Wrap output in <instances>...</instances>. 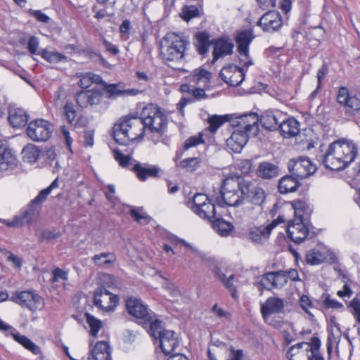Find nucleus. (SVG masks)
<instances>
[{
	"label": "nucleus",
	"mask_w": 360,
	"mask_h": 360,
	"mask_svg": "<svg viewBox=\"0 0 360 360\" xmlns=\"http://www.w3.org/2000/svg\"><path fill=\"white\" fill-rule=\"evenodd\" d=\"M259 116L249 112L236 116L230 120L233 129L231 136L226 140V145L233 152L240 153L250 137H255L259 131Z\"/></svg>",
	"instance_id": "obj_1"
},
{
	"label": "nucleus",
	"mask_w": 360,
	"mask_h": 360,
	"mask_svg": "<svg viewBox=\"0 0 360 360\" xmlns=\"http://www.w3.org/2000/svg\"><path fill=\"white\" fill-rule=\"evenodd\" d=\"M358 148L354 142L340 139L331 143L320 161L326 169L340 171L345 169L356 158Z\"/></svg>",
	"instance_id": "obj_2"
},
{
	"label": "nucleus",
	"mask_w": 360,
	"mask_h": 360,
	"mask_svg": "<svg viewBox=\"0 0 360 360\" xmlns=\"http://www.w3.org/2000/svg\"><path fill=\"white\" fill-rule=\"evenodd\" d=\"M190 41L184 33L168 32L160 42V55L165 62L179 63L183 60Z\"/></svg>",
	"instance_id": "obj_3"
},
{
	"label": "nucleus",
	"mask_w": 360,
	"mask_h": 360,
	"mask_svg": "<svg viewBox=\"0 0 360 360\" xmlns=\"http://www.w3.org/2000/svg\"><path fill=\"white\" fill-rule=\"evenodd\" d=\"M141 116L129 114L120 119L113 127V138L120 145H128L132 141L143 136Z\"/></svg>",
	"instance_id": "obj_4"
},
{
	"label": "nucleus",
	"mask_w": 360,
	"mask_h": 360,
	"mask_svg": "<svg viewBox=\"0 0 360 360\" xmlns=\"http://www.w3.org/2000/svg\"><path fill=\"white\" fill-rule=\"evenodd\" d=\"M248 191L249 181L240 176H230L224 180L220 193L225 205L236 207L243 203L244 194Z\"/></svg>",
	"instance_id": "obj_5"
},
{
	"label": "nucleus",
	"mask_w": 360,
	"mask_h": 360,
	"mask_svg": "<svg viewBox=\"0 0 360 360\" xmlns=\"http://www.w3.org/2000/svg\"><path fill=\"white\" fill-rule=\"evenodd\" d=\"M143 131L148 130L151 133L162 136L167 131L168 120L163 110L158 105L150 103L144 106L140 114Z\"/></svg>",
	"instance_id": "obj_6"
},
{
	"label": "nucleus",
	"mask_w": 360,
	"mask_h": 360,
	"mask_svg": "<svg viewBox=\"0 0 360 360\" xmlns=\"http://www.w3.org/2000/svg\"><path fill=\"white\" fill-rule=\"evenodd\" d=\"M53 131V124L44 119L31 121L27 128V134L30 139L35 142L47 141Z\"/></svg>",
	"instance_id": "obj_7"
},
{
	"label": "nucleus",
	"mask_w": 360,
	"mask_h": 360,
	"mask_svg": "<svg viewBox=\"0 0 360 360\" xmlns=\"http://www.w3.org/2000/svg\"><path fill=\"white\" fill-rule=\"evenodd\" d=\"M288 169L290 174L300 180L313 174L316 170V167L309 158L300 157L290 160L288 163Z\"/></svg>",
	"instance_id": "obj_8"
},
{
	"label": "nucleus",
	"mask_w": 360,
	"mask_h": 360,
	"mask_svg": "<svg viewBox=\"0 0 360 360\" xmlns=\"http://www.w3.org/2000/svg\"><path fill=\"white\" fill-rule=\"evenodd\" d=\"M42 202H36L34 198L28 206L22 210L20 214L15 216L12 221H6L4 219H0V221L5 223L9 227H19L25 224H29L38 214L40 210V205Z\"/></svg>",
	"instance_id": "obj_9"
},
{
	"label": "nucleus",
	"mask_w": 360,
	"mask_h": 360,
	"mask_svg": "<svg viewBox=\"0 0 360 360\" xmlns=\"http://www.w3.org/2000/svg\"><path fill=\"white\" fill-rule=\"evenodd\" d=\"M10 300L34 312L39 309L41 297L34 290H25L13 292Z\"/></svg>",
	"instance_id": "obj_10"
},
{
	"label": "nucleus",
	"mask_w": 360,
	"mask_h": 360,
	"mask_svg": "<svg viewBox=\"0 0 360 360\" xmlns=\"http://www.w3.org/2000/svg\"><path fill=\"white\" fill-rule=\"evenodd\" d=\"M126 309L130 316L140 320L141 323L144 320H151L153 316V311L141 299L134 297L126 300Z\"/></svg>",
	"instance_id": "obj_11"
},
{
	"label": "nucleus",
	"mask_w": 360,
	"mask_h": 360,
	"mask_svg": "<svg viewBox=\"0 0 360 360\" xmlns=\"http://www.w3.org/2000/svg\"><path fill=\"white\" fill-rule=\"evenodd\" d=\"M283 21L281 13L276 11H268L257 21V25L265 32L273 33L278 31Z\"/></svg>",
	"instance_id": "obj_12"
},
{
	"label": "nucleus",
	"mask_w": 360,
	"mask_h": 360,
	"mask_svg": "<svg viewBox=\"0 0 360 360\" xmlns=\"http://www.w3.org/2000/svg\"><path fill=\"white\" fill-rule=\"evenodd\" d=\"M103 98V92L98 88L82 90L77 93L75 96L77 104L81 108L97 105L102 102Z\"/></svg>",
	"instance_id": "obj_13"
},
{
	"label": "nucleus",
	"mask_w": 360,
	"mask_h": 360,
	"mask_svg": "<svg viewBox=\"0 0 360 360\" xmlns=\"http://www.w3.org/2000/svg\"><path fill=\"white\" fill-rule=\"evenodd\" d=\"M219 75L221 79L229 86H238L245 79V71L244 68L229 64L221 70Z\"/></svg>",
	"instance_id": "obj_14"
},
{
	"label": "nucleus",
	"mask_w": 360,
	"mask_h": 360,
	"mask_svg": "<svg viewBox=\"0 0 360 360\" xmlns=\"http://www.w3.org/2000/svg\"><path fill=\"white\" fill-rule=\"evenodd\" d=\"M211 43L213 46L212 64H214L219 58H224L233 53L234 44L231 39L228 37L224 36L212 39Z\"/></svg>",
	"instance_id": "obj_15"
},
{
	"label": "nucleus",
	"mask_w": 360,
	"mask_h": 360,
	"mask_svg": "<svg viewBox=\"0 0 360 360\" xmlns=\"http://www.w3.org/2000/svg\"><path fill=\"white\" fill-rule=\"evenodd\" d=\"M119 302V297L105 289H100L94 292V304L105 311H112Z\"/></svg>",
	"instance_id": "obj_16"
},
{
	"label": "nucleus",
	"mask_w": 360,
	"mask_h": 360,
	"mask_svg": "<svg viewBox=\"0 0 360 360\" xmlns=\"http://www.w3.org/2000/svg\"><path fill=\"white\" fill-rule=\"evenodd\" d=\"M337 101L345 106L346 113L356 114L360 112V98L356 96H351L347 87L342 86L339 89Z\"/></svg>",
	"instance_id": "obj_17"
},
{
	"label": "nucleus",
	"mask_w": 360,
	"mask_h": 360,
	"mask_svg": "<svg viewBox=\"0 0 360 360\" xmlns=\"http://www.w3.org/2000/svg\"><path fill=\"white\" fill-rule=\"evenodd\" d=\"M304 221L293 219L288 223L287 234L288 238L295 243H302L309 235V228Z\"/></svg>",
	"instance_id": "obj_18"
},
{
	"label": "nucleus",
	"mask_w": 360,
	"mask_h": 360,
	"mask_svg": "<svg viewBox=\"0 0 360 360\" xmlns=\"http://www.w3.org/2000/svg\"><path fill=\"white\" fill-rule=\"evenodd\" d=\"M131 170L136 174L137 178L141 181H145L148 178H158L162 172V169L157 165L148 163H141L134 161Z\"/></svg>",
	"instance_id": "obj_19"
},
{
	"label": "nucleus",
	"mask_w": 360,
	"mask_h": 360,
	"mask_svg": "<svg viewBox=\"0 0 360 360\" xmlns=\"http://www.w3.org/2000/svg\"><path fill=\"white\" fill-rule=\"evenodd\" d=\"M284 271L269 272L263 275L258 284L262 288L270 290L271 288H280L286 284Z\"/></svg>",
	"instance_id": "obj_20"
},
{
	"label": "nucleus",
	"mask_w": 360,
	"mask_h": 360,
	"mask_svg": "<svg viewBox=\"0 0 360 360\" xmlns=\"http://www.w3.org/2000/svg\"><path fill=\"white\" fill-rule=\"evenodd\" d=\"M284 117L285 114L279 110H267L262 114L260 118L259 117V122L266 130L275 131L278 129Z\"/></svg>",
	"instance_id": "obj_21"
},
{
	"label": "nucleus",
	"mask_w": 360,
	"mask_h": 360,
	"mask_svg": "<svg viewBox=\"0 0 360 360\" xmlns=\"http://www.w3.org/2000/svg\"><path fill=\"white\" fill-rule=\"evenodd\" d=\"M285 300L276 297H270L261 306V313L264 318L271 314L284 312Z\"/></svg>",
	"instance_id": "obj_22"
},
{
	"label": "nucleus",
	"mask_w": 360,
	"mask_h": 360,
	"mask_svg": "<svg viewBox=\"0 0 360 360\" xmlns=\"http://www.w3.org/2000/svg\"><path fill=\"white\" fill-rule=\"evenodd\" d=\"M158 339L160 348L165 355L173 354L176 347L179 346L178 338L173 330H165V333Z\"/></svg>",
	"instance_id": "obj_23"
},
{
	"label": "nucleus",
	"mask_w": 360,
	"mask_h": 360,
	"mask_svg": "<svg viewBox=\"0 0 360 360\" xmlns=\"http://www.w3.org/2000/svg\"><path fill=\"white\" fill-rule=\"evenodd\" d=\"M254 38L255 34L252 29L238 31L235 39L238 52L242 53L243 56H247L248 49Z\"/></svg>",
	"instance_id": "obj_24"
},
{
	"label": "nucleus",
	"mask_w": 360,
	"mask_h": 360,
	"mask_svg": "<svg viewBox=\"0 0 360 360\" xmlns=\"http://www.w3.org/2000/svg\"><path fill=\"white\" fill-rule=\"evenodd\" d=\"M301 183L300 179L292 174L283 176L280 179L278 184V191L281 194H287L295 192Z\"/></svg>",
	"instance_id": "obj_25"
},
{
	"label": "nucleus",
	"mask_w": 360,
	"mask_h": 360,
	"mask_svg": "<svg viewBox=\"0 0 360 360\" xmlns=\"http://www.w3.org/2000/svg\"><path fill=\"white\" fill-rule=\"evenodd\" d=\"M294 210L295 220L308 221L312 213L310 205L302 200H295L290 202Z\"/></svg>",
	"instance_id": "obj_26"
},
{
	"label": "nucleus",
	"mask_w": 360,
	"mask_h": 360,
	"mask_svg": "<svg viewBox=\"0 0 360 360\" xmlns=\"http://www.w3.org/2000/svg\"><path fill=\"white\" fill-rule=\"evenodd\" d=\"M285 138H290L297 136L300 133V124L293 117L282 118L278 129Z\"/></svg>",
	"instance_id": "obj_27"
},
{
	"label": "nucleus",
	"mask_w": 360,
	"mask_h": 360,
	"mask_svg": "<svg viewBox=\"0 0 360 360\" xmlns=\"http://www.w3.org/2000/svg\"><path fill=\"white\" fill-rule=\"evenodd\" d=\"M8 119L13 128H21L27 124L28 115L22 108L10 107Z\"/></svg>",
	"instance_id": "obj_28"
},
{
	"label": "nucleus",
	"mask_w": 360,
	"mask_h": 360,
	"mask_svg": "<svg viewBox=\"0 0 360 360\" xmlns=\"http://www.w3.org/2000/svg\"><path fill=\"white\" fill-rule=\"evenodd\" d=\"M256 173L263 179H271L279 175L280 169L277 165L264 161L259 164Z\"/></svg>",
	"instance_id": "obj_29"
},
{
	"label": "nucleus",
	"mask_w": 360,
	"mask_h": 360,
	"mask_svg": "<svg viewBox=\"0 0 360 360\" xmlns=\"http://www.w3.org/2000/svg\"><path fill=\"white\" fill-rule=\"evenodd\" d=\"M17 165L15 155L6 144L0 143V170L6 171L14 168Z\"/></svg>",
	"instance_id": "obj_30"
},
{
	"label": "nucleus",
	"mask_w": 360,
	"mask_h": 360,
	"mask_svg": "<svg viewBox=\"0 0 360 360\" xmlns=\"http://www.w3.org/2000/svg\"><path fill=\"white\" fill-rule=\"evenodd\" d=\"M141 324L143 328H148L149 335L155 339H158L166 330L164 328L163 322L156 318V314L154 312L151 320H144Z\"/></svg>",
	"instance_id": "obj_31"
},
{
	"label": "nucleus",
	"mask_w": 360,
	"mask_h": 360,
	"mask_svg": "<svg viewBox=\"0 0 360 360\" xmlns=\"http://www.w3.org/2000/svg\"><path fill=\"white\" fill-rule=\"evenodd\" d=\"M191 77V81L197 85L205 89L210 88L212 77V73L210 71L204 69L203 68H198L193 70Z\"/></svg>",
	"instance_id": "obj_32"
},
{
	"label": "nucleus",
	"mask_w": 360,
	"mask_h": 360,
	"mask_svg": "<svg viewBox=\"0 0 360 360\" xmlns=\"http://www.w3.org/2000/svg\"><path fill=\"white\" fill-rule=\"evenodd\" d=\"M248 202L254 205L262 207L266 200L264 190L259 186L251 188V183L249 181V191L244 194Z\"/></svg>",
	"instance_id": "obj_33"
},
{
	"label": "nucleus",
	"mask_w": 360,
	"mask_h": 360,
	"mask_svg": "<svg viewBox=\"0 0 360 360\" xmlns=\"http://www.w3.org/2000/svg\"><path fill=\"white\" fill-rule=\"evenodd\" d=\"M271 233L267 226H253L248 229L247 236L253 243H262Z\"/></svg>",
	"instance_id": "obj_34"
},
{
	"label": "nucleus",
	"mask_w": 360,
	"mask_h": 360,
	"mask_svg": "<svg viewBox=\"0 0 360 360\" xmlns=\"http://www.w3.org/2000/svg\"><path fill=\"white\" fill-rule=\"evenodd\" d=\"M210 38V34L206 31L198 32L195 34L194 46L200 55L207 53L210 46L212 45Z\"/></svg>",
	"instance_id": "obj_35"
},
{
	"label": "nucleus",
	"mask_w": 360,
	"mask_h": 360,
	"mask_svg": "<svg viewBox=\"0 0 360 360\" xmlns=\"http://www.w3.org/2000/svg\"><path fill=\"white\" fill-rule=\"evenodd\" d=\"M11 335L17 342L20 344L32 354H39L41 353V349L39 346L25 335H21L17 330H13V331L11 332Z\"/></svg>",
	"instance_id": "obj_36"
},
{
	"label": "nucleus",
	"mask_w": 360,
	"mask_h": 360,
	"mask_svg": "<svg viewBox=\"0 0 360 360\" xmlns=\"http://www.w3.org/2000/svg\"><path fill=\"white\" fill-rule=\"evenodd\" d=\"M76 76L79 78L78 86L82 89H87L93 83L101 84L104 83L102 77L92 72H77Z\"/></svg>",
	"instance_id": "obj_37"
},
{
	"label": "nucleus",
	"mask_w": 360,
	"mask_h": 360,
	"mask_svg": "<svg viewBox=\"0 0 360 360\" xmlns=\"http://www.w3.org/2000/svg\"><path fill=\"white\" fill-rule=\"evenodd\" d=\"M193 212L199 217L212 221V220L216 217L215 205L209 199L207 202L199 208L195 209Z\"/></svg>",
	"instance_id": "obj_38"
},
{
	"label": "nucleus",
	"mask_w": 360,
	"mask_h": 360,
	"mask_svg": "<svg viewBox=\"0 0 360 360\" xmlns=\"http://www.w3.org/2000/svg\"><path fill=\"white\" fill-rule=\"evenodd\" d=\"M91 353L94 360H110L111 359L109 345L104 341L97 342Z\"/></svg>",
	"instance_id": "obj_39"
},
{
	"label": "nucleus",
	"mask_w": 360,
	"mask_h": 360,
	"mask_svg": "<svg viewBox=\"0 0 360 360\" xmlns=\"http://www.w3.org/2000/svg\"><path fill=\"white\" fill-rule=\"evenodd\" d=\"M39 55L46 61L50 63L57 64L58 63H65L68 61V57L58 51H50L46 49H42Z\"/></svg>",
	"instance_id": "obj_40"
},
{
	"label": "nucleus",
	"mask_w": 360,
	"mask_h": 360,
	"mask_svg": "<svg viewBox=\"0 0 360 360\" xmlns=\"http://www.w3.org/2000/svg\"><path fill=\"white\" fill-rule=\"evenodd\" d=\"M22 153L25 161L30 163H34L41 156L42 150L34 145H27L23 148Z\"/></svg>",
	"instance_id": "obj_41"
},
{
	"label": "nucleus",
	"mask_w": 360,
	"mask_h": 360,
	"mask_svg": "<svg viewBox=\"0 0 360 360\" xmlns=\"http://www.w3.org/2000/svg\"><path fill=\"white\" fill-rule=\"evenodd\" d=\"M102 84L108 98L115 99L119 96H123L124 87H125L124 83L107 84L104 82Z\"/></svg>",
	"instance_id": "obj_42"
},
{
	"label": "nucleus",
	"mask_w": 360,
	"mask_h": 360,
	"mask_svg": "<svg viewBox=\"0 0 360 360\" xmlns=\"http://www.w3.org/2000/svg\"><path fill=\"white\" fill-rule=\"evenodd\" d=\"M212 221L214 229L222 236H229L233 229L232 224L222 218H217L214 221L212 220Z\"/></svg>",
	"instance_id": "obj_43"
},
{
	"label": "nucleus",
	"mask_w": 360,
	"mask_h": 360,
	"mask_svg": "<svg viewBox=\"0 0 360 360\" xmlns=\"http://www.w3.org/2000/svg\"><path fill=\"white\" fill-rule=\"evenodd\" d=\"M326 259V255L317 249H311L307 252L305 261L310 265H319L323 263Z\"/></svg>",
	"instance_id": "obj_44"
},
{
	"label": "nucleus",
	"mask_w": 360,
	"mask_h": 360,
	"mask_svg": "<svg viewBox=\"0 0 360 360\" xmlns=\"http://www.w3.org/2000/svg\"><path fill=\"white\" fill-rule=\"evenodd\" d=\"M201 162V159L198 157L188 158L181 160L179 166L188 172H193L200 167Z\"/></svg>",
	"instance_id": "obj_45"
},
{
	"label": "nucleus",
	"mask_w": 360,
	"mask_h": 360,
	"mask_svg": "<svg viewBox=\"0 0 360 360\" xmlns=\"http://www.w3.org/2000/svg\"><path fill=\"white\" fill-rule=\"evenodd\" d=\"M230 115H226L224 116L213 115L208 119L210 124L208 127L209 131L214 134L217 129L226 121L229 120V117Z\"/></svg>",
	"instance_id": "obj_46"
},
{
	"label": "nucleus",
	"mask_w": 360,
	"mask_h": 360,
	"mask_svg": "<svg viewBox=\"0 0 360 360\" xmlns=\"http://www.w3.org/2000/svg\"><path fill=\"white\" fill-rule=\"evenodd\" d=\"M92 259L96 265L102 266L113 263L115 257L112 253L103 252L100 255H95Z\"/></svg>",
	"instance_id": "obj_47"
},
{
	"label": "nucleus",
	"mask_w": 360,
	"mask_h": 360,
	"mask_svg": "<svg viewBox=\"0 0 360 360\" xmlns=\"http://www.w3.org/2000/svg\"><path fill=\"white\" fill-rule=\"evenodd\" d=\"M200 12L199 8L196 6H184L181 9V17L185 21L200 17Z\"/></svg>",
	"instance_id": "obj_48"
},
{
	"label": "nucleus",
	"mask_w": 360,
	"mask_h": 360,
	"mask_svg": "<svg viewBox=\"0 0 360 360\" xmlns=\"http://www.w3.org/2000/svg\"><path fill=\"white\" fill-rule=\"evenodd\" d=\"M86 320L90 328L91 335L96 337L103 326L101 321L96 319L94 316L88 313L86 314Z\"/></svg>",
	"instance_id": "obj_49"
},
{
	"label": "nucleus",
	"mask_w": 360,
	"mask_h": 360,
	"mask_svg": "<svg viewBox=\"0 0 360 360\" xmlns=\"http://www.w3.org/2000/svg\"><path fill=\"white\" fill-rule=\"evenodd\" d=\"M209 198L207 195L204 193H196L193 197L192 200H188L187 202V206L189 207L193 212L195 210V209L199 208L206 202H207Z\"/></svg>",
	"instance_id": "obj_50"
},
{
	"label": "nucleus",
	"mask_w": 360,
	"mask_h": 360,
	"mask_svg": "<svg viewBox=\"0 0 360 360\" xmlns=\"http://www.w3.org/2000/svg\"><path fill=\"white\" fill-rule=\"evenodd\" d=\"M113 157L122 167H129L132 165V158L130 155H124L120 150H113ZM135 160H134V162Z\"/></svg>",
	"instance_id": "obj_51"
},
{
	"label": "nucleus",
	"mask_w": 360,
	"mask_h": 360,
	"mask_svg": "<svg viewBox=\"0 0 360 360\" xmlns=\"http://www.w3.org/2000/svg\"><path fill=\"white\" fill-rule=\"evenodd\" d=\"M328 72V68L327 65L325 63H323L317 72L316 77H317L318 84H317V86H316V89L314 91H313L311 92V94H310V97L311 98H314L316 96L317 94L319 91V89H321V81L325 77V76L327 75Z\"/></svg>",
	"instance_id": "obj_52"
},
{
	"label": "nucleus",
	"mask_w": 360,
	"mask_h": 360,
	"mask_svg": "<svg viewBox=\"0 0 360 360\" xmlns=\"http://www.w3.org/2000/svg\"><path fill=\"white\" fill-rule=\"evenodd\" d=\"M235 279L234 274L230 275L228 278H225V279L221 282L223 285L229 291L231 297L236 300L238 299V292L237 288L233 283V281Z\"/></svg>",
	"instance_id": "obj_53"
},
{
	"label": "nucleus",
	"mask_w": 360,
	"mask_h": 360,
	"mask_svg": "<svg viewBox=\"0 0 360 360\" xmlns=\"http://www.w3.org/2000/svg\"><path fill=\"white\" fill-rule=\"evenodd\" d=\"M58 187V180L56 179L52 181L49 186L46 188L41 190L39 194L34 198V201L36 202H44L47 196L50 194L51 191L56 188Z\"/></svg>",
	"instance_id": "obj_54"
},
{
	"label": "nucleus",
	"mask_w": 360,
	"mask_h": 360,
	"mask_svg": "<svg viewBox=\"0 0 360 360\" xmlns=\"http://www.w3.org/2000/svg\"><path fill=\"white\" fill-rule=\"evenodd\" d=\"M64 110L68 122L72 124L77 115L73 103L67 101L64 105Z\"/></svg>",
	"instance_id": "obj_55"
},
{
	"label": "nucleus",
	"mask_w": 360,
	"mask_h": 360,
	"mask_svg": "<svg viewBox=\"0 0 360 360\" xmlns=\"http://www.w3.org/2000/svg\"><path fill=\"white\" fill-rule=\"evenodd\" d=\"M164 279V282L162 284V287L167 290L172 297H178L180 296V290L176 287L174 283L170 282L167 278L161 276Z\"/></svg>",
	"instance_id": "obj_56"
},
{
	"label": "nucleus",
	"mask_w": 360,
	"mask_h": 360,
	"mask_svg": "<svg viewBox=\"0 0 360 360\" xmlns=\"http://www.w3.org/2000/svg\"><path fill=\"white\" fill-rule=\"evenodd\" d=\"M130 215L139 224H148L150 221V217H149L146 214L139 213L138 210L135 208L131 209Z\"/></svg>",
	"instance_id": "obj_57"
},
{
	"label": "nucleus",
	"mask_w": 360,
	"mask_h": 360,
	"mask_svg": "<svg viewBox=\"0 0 360 360\" xmlns=\"http://www.w3.org/2000/svg\"><path fill=\"white\" fill-rule=\"evenodd\" d=\"M299 303L301 308L310 316L314 317V315L310 312L309 309L313 308V302L310 298L306 295H302L299 300Z\"/></svg>",
	"instance_id": "obj_58"
},
{
	"label": "nucleus",
	"mask_w": 360,
	"mask_h": 360,
	"mask_svg": "<svg viewBox=\"0 0 360 360\" xmlns=\"http://www.w3.org/2000/svg\"><path fill=\"white\" fill-rule=\"evenodd\" d=\"M202 136L203 134L202 133H199L198 136H193L187 139L184 142V149L188 150L190 148L195 147L200 143H203Z\"/></svg>",
	"instance_id": "obj_59"
},
{
	"label": "nucleus",
	"mask_w": 360,
	"mask_h": 360,
	"mask_svg": "<svg viewBox=\"0 0 360 360\" xmlns=\"http://www.w3.org/2000/svg\"><path fill=\"white\" fill-rule=\"evenodd\" d=\"M324 297V295H323ZM323 305L326 309H340L343 307V304L336 300L330 298L328 294L325 295L323 301Z\"/></svg>",
	"instance_id": "obj_60"
},
{
	"label": "nucleus",
	"mask_w": 360,
	"mask_h": 360,
	"mask_svg": "<svg viewBox=\"0 0 360 360\" xmlns=\"http://www.w3.org/2000/svg\"><path fill=\"white\" fill-rule=\"evenodd\" d=\"M349 307L352 309V314L356 321L360 323V300L357 298H354L349 302Z\"/></svg>",
	"instance_id": "obj_61"
},
{
	"label": "nucleus",
	"mask_w": 360,
	"mask_h": 360,
	"mask_svg": "<svg viewBox=\"0 0 360 360\" xmlns=\"http://www.w3.org/2000/svg\"><path fill=\"white\" fill-rule=\"evenodd\" d=\"M60 235V232H56L55 231H51L49 229L44 230L40 234L39 240L50 242L59 238Z\"/></svg>",
	"instance_id": "obj_62"
},
{
	"label": "nucleus",
	"mask_w": 360,
	"mask_h": 360,
	"mask_svg": "<svg viewBox=\"0 0 360 360\" xmlns=\"http://www.w3.org/2000/svg\"><path fill=\"white\" fill-rule=\"evenodd\" d=\"M53 274V282H57L58 280L61 279L63 281H67L68 279V274L67 271L61 269L59 267H56L52 271Z\"/></svg>",
	"instance_id": "obj_63"
},
{
	"label": "nucleus",
	"mask_w": 360,
	"mask_h": 360,
	"mask_svg": "<svg viewBox=\"0 0 360 360\" xmlns=\"http://www.w3.org/2000/svg\"><path fill=\"white\" fill-rule=\"evenodd\" d=\"M305 345H307V348L306 349V352L310 351L311 353H315L319 352L321 347V340L317 337H314L311 339V342L309 343L305 342Z\"/></svg>",
	"instance_id": "obj_64"
}]
</instances>
